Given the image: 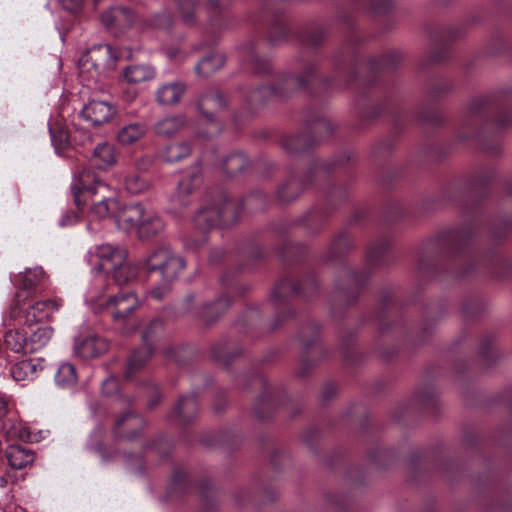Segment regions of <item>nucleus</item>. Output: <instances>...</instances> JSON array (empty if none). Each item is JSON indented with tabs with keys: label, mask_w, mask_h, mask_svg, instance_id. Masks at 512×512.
<instances>
[{
	"label": "nucleus",
	"mask_w": 512,
	"mask_h": 512,
	"mask_svg": "<svg viewBox=\"0 0 512 512\" xmlns=\"http://www.w3.org/2000/svg\"><path fill=\"white\" fill-rule=\"evenodd\" d=\"M148 272H159L165 283L173 281L184 269V260L175 256L167 247L151 251L143 262Z\"/></svg>",
	"instance_id": "nucleus-3"
},
{
	"label": "nucleus",
	"mask_w": 512,
	"mask_h": 512,
	"mask_svg": "<svg viewBox=\"0 0 512 512\" xmlns=\"http://www.w3.org/2000/svg\"><path fill=\"white\" fill-rule=\"evenodd\" d=\"M139 300L132 291H120L105 301V307L114 321H124L137 307Z\"/></svg>",
	"instance_id": "nucleus-5"
},
{
	"label": "nucleus",
	"mask_w": 512,
	"mask_h": 512,
	"mask_svg": "<svg viewBox=\"0 0 512 512\" xmlns=\"http://www.w3.org/2000/svg\"><path fill=\"white\" fill-rule=\"evenodd\" d=\"M108 343L98 336H88L78 340L75 344V353L83 358H96L108 351Z\"/></svg>",
	"instance_id": "nucleus-13"
},
{
	"label": "nucleus",
	"mask_w": 512,
	"mask_h": 512,
	"mask_svg": "<svg viewBox=\"0 0 512 512\" xmlns=\"http://www.w3.org/2000/svg\"><path fill=\"white\" fill-rule=\"evenodd\" d=\"M154 25L157 28H168L171 25V19L167 15L158 16Z\"/></svg>",
	"instance_id": "nucleus-38"
},
{
	"label": "nucleus",
	"mask_w": 512,
	"mask_h": 512,
	"mask_svg": "<svg viewBox=\"0 0 512 512\" xmlns=\"http://www.w3.org/2000/svg\"><path fill=\"white\" fill-rule=\"evenodd\" d=\"M123 77L130 84H139L152 80L155 70L147 64H133L124 69Z\"/></svg>",
	"instance_id": "nucleus-20"
},
{
	"label": "nucleus",
	"mask_w": 512,
	"mask_h": 512,
	"mask_svg": "<svg viewBox=\"0 0 512 512\" xmlns=\"http://www.w3.org/2000/svg\"><path fill=\"white\" fill-rule=\"evenodd\" d=\"M118 388V380L115 377H109L102 383L103 392L107 395H111Z\"/></svg>",
	"instance_id": "nucleus-36"
},
{
	"label": "nucleus",
	"mask_w": 512,
	"mask_h": 512,
	"mask_svg": "<svg viewBox=\"0 0 512 512\" xmlns=\"http://www.w3.org/2000/svg\"><path fill=\"white\" fill-rule=\"evenodd\" d=\"M233 211V205L228 202L221 209L214 207L200 210L194 218L195 224L200 229H206L217 224H226L229 222V215Z\"/></svg>",
	"instance_id": "nucleus-9"
},
{
	"label": "nucleus",
	"mask_w": 512,
	"mask_h": 512,
	"mask_svg": "<svg viewBox=\"0 0 512 512\" xmlns=\"http://www.w3.org/2000/svg\"><path fill=\"white\" fill-rule=\"evenodd\" d=\"M36 371L37 364L33 359H27L15 363L11 368V375L16 381H24L33 378Z\"/></svg>",
	"instance_id": "nucleus-28"
},
{
	"label": "nucleus",
	"mask_w": 512,
	"mask_h": 512,
	"mask_svg": "<svg viewBox=\"0 0 512 512\" xmlns=\"http://www.w3.org/2000/svg\"><path fill=\"white\" fill-rule=\"evenodd\" d=\"M195 10V0H178V11L184 24L191 25L195 22Z\"/></svg>",
	"instance_id": "nucleus-31"
},
{
	"label": "nucleus",
	"mask_w": 512,
	"mask_h": 512,
	"mask_svg": "<svg viewBox=\"0 0 512 512\" xmlns=\"http://www.w3.org/2000/svg\"><path fill=\"white\" fill-rule=\"evenodd\" d=\"M146 130V126L142 123L128 124L118 131L117 140L121 145H131L140 140Z\"/></svg>",
	"instance_id": "nucleus-22"
},
{
	"label": "nucleus",
	"mask_w": 512,
	"mask_h": 512,
	"mask_svg": "<svg viewBox=\"0 0 512 512\" xmlns=\"http://www.w3.org/2000/svg\"><path fill=\"white\" fill-rule=\"evenodd\" d=\"M6 348L15 353L27 354L28 338L20 330H9L4 336Z\"/></svg>",
	"instance_id": "nucleus-25"
},
{
	"label": "nucleus",
	"mask_w": 512,
	"mask_h": 512,
	"mask_svg": "<svg viewBox=\"0 0 512 512\" xmlns=\"http://www.w3.org/2000/svg\"><path fill=\"white\" fill-rule=\"evenodd\" d=\"M161 329L162 322L159 319H155L142 332V339L144 341V345L140 349L135 350L129 357L127 362V368L125 371V376L127 378L131 377L132 373L141 369L150 359L153 352V348L149 343V340L152 338V335L154 333Z\"/></svg>",
	"instance_id": "nucleus-4"
},
{
	"label": "nucleus",
	"mask_w": 512,
	"mask_h": 512,
	"mask_svg": "<svg viewBox=\"0 0 512 512\" xmlns=\"http://www.w3.org/2000/svg\"><path fill=\"white\" fill-rule=\"evenodd\" d=\"M60 300L36 301L24 312V323L28 326L48 321L52 314L61 307Z\"/></svg>",
	"instance_id": "nucleus-8"
},
{
	"label": "nucleus",
	"mask_w": 512,
	"mask_h": 512,
	"mask_svg": "<svg viewBox=\"0 0 512 512\" xmlns=\"http://www.w3.org/2000/svg\"><path fill=\"white\" fill-rule=\"evenodd\" d=\"M50 134L52 143L56 150H64L70 143V134L61 123L55 122L50 125Z\"/></svg>",
	"instance_id": "nucleus-29"
},
{
	"label": "nucleus",
	"mask_w": 512,
	"mask_h": 512,
	"mask_svg": "<svg viewBox=\"0 0 512 512\" xmlns=\"http://www.w3.org/2000/svg\"><path fill=\"white\" fill-rule=\"evenodd\" d=\"M8 412V401L7 399L0 395V418L5 416Z\"/></svg>",
	"instance_id": "nucleus-41"
},
{
	"label": "nucleus",
	"mask_w": 512,
	"mask_h": 512,
	"mask_svg": "<svg viewBox=\"0 0 512 512\" xmlns=\"http://www.w3.org/2000/svg\"><path fill=\"white\" fill-rule=\"evenodd\" d=\"M185 91L186 86L181 82L166 83L156 90V100L161 105H173L180 101Z\"/></svg>",
	"instance_id": "nucleus-16"
},
{
	"label": "nucleus",
	"mask_w": 512,
	"mask_h": 512,
	"mask_svg": "<svg viewBox=\"0 0 512 512\" xmlns=\"http://www.w3.org/2000/svg\"><path fill=\"white\" fill-rule=\"evenodd\" d=\"M246 158L241 154H233L229 156L225 162L227 173L235 175L246 167Z\"/></svg>",
	"instance_id": "nucleus-32"
},
{
	"label": "nucleus",
	"mask_w": 512,
	"mask_h": 512,
	"mask_svg": "<svg viewBox=\"0 0 512 512\" xmlns=\"http://www.w3.org/2000/svg\"><path fill=\"white\" fill-rule=\"evenodd\" d=\"M63 6L71 11L77 10L82 5L83 0H61Z\"/></svg>",
	"instance_id": "nucleus-39"
},
{
	"label": "nucleus",
	"mask_w": 512,
	"mask_h": 512,
	"mask_svg": "<svg viewBox=\"0 0 512 512\" xmlns=\"http://www.w3.org/2000/svg\"><path fill=\"white\" fill-rule=\"evenodd\" d=\"M145 217V208L141 204H133L116 209L114 220L119 229L130 231L137 229L139 232L140 224Z\"/></svg>",
	"instance_id": "nucleus-7"
},
{
	"label": "nucleus",
	"mask_w": 512,
	"mask_h": 512,
	"mask_svg": "<svg viewBox=\"0 0 512 512\" xmlns=\"http://www.w3.org/2000/svg\"><path fill=\"white\" fill-rule=\"evenodd\" d=\"M19 298H20V294L17 293L16 297H15V302L10 306V308L8 310L7 317L10 320L14 321V320L18 319L21 315L22 309L19 306Z\"/></svg>",
	"instance_id": "nucleus-35"
},
{
	"label": "nucleus",
	"mask_w": 512,
	"mask_h": 512,
	"mask_svg": "<svg viewBox=\"0 0 512 512\" xmlns=\"http://www.w3.org/2000/svg\"><path fill=\"white\" fill-rule=\"evenodd\" d=\"M321 125H323V126H325V127L329 128V124H328V123H326V122L322 123Z\"/></svg>",
	"instance_id": "nucleus-48"
},
{
	"label": "nucleus",
	"mask_w": 512,
	"mask_h": 512,
	"mask_svg": "<svg viewBox=\"0 0 512 512\" xmlns=\"http://www.w3.org/2000/svg\"><path fill=\"white\" fill-rule=\"evenodd\" d=\"M305 85V82L302 81V79H299V86H304Z\"/></svg>",
	"instance_id": "nucleus-46"
},
{
	"label": "nucleus",
	"mask_w": 512,
	"mask_h": 512,
	"mask_svg": "<svg viewBox=\"0 0 512 512\" xmlns=\"http://www.w3.org/2000/svg\"><path fill=\"white\" fill-rule=\"evenodd\" d=\"M198 412V403L194 395L182 397L176 404L171 417L180 423L191 421Z\"/></svg>",
	"instance_id": "nucleus-17"
},
{
	"label": "nucleus",
	"mask_w": 512,
	"mask_h": 512,
	"mask_svg": "<svg viewBox=\"0 0 512 512\" xmlns=\"http://www.w3.org/2000/svg\"><path fill=\"white\" fill-rule=\"evenodd\" d=\"M81 114L92 126L101 127L116 116L117 108L108 101L92 100L83 107Z\"/></svg>",
	"instance_id": "nucleus-6"
},
{
	"label": "nucleus",
	"mask_w": 512,
	"mask_h": 512,
	"mask_svg": "<svg viewBox=\"0 0 512 512\" xmlns=\"http://www.w3.org/2000/svg\"><path fill=\"white\" fill-rule=\"evenodd\" d=\"M73 140L77 141L78 138H77V131L74 133V135L72 136Z\"/></svg>",
	"instance_id": "nucleus-45"
},
{
	"label": "nucleus",
	"mask_w": 512,
	"mask_h": 512,
	"mask_svg": "<svg viewBox=\"0 0 512 512\" xmlns=\"http://www.w3.org/2000/svg\"><path fill=\"white\" fill-rule=\"evenodd\" d=\"M195 180H197L195 177L182 179L179 182V185H178V192L180 194H189V193H191L192 190L196 186V185L192 184V181H195Z\"/></svg>",
	"instance_id": "nucleus-34"
},
{
	"label": "nucleus",
	"mask_w": 512,
	"mask_h": 512,
	"mask_svg": "<svg viewBox=\"0 0 512 512\" xmlns=\"http://www.w3.org/2000/svg\"><path fill=\"white\" fill-rule=\"evenodd\" d=\"M166 292H167V287H164L162 289L156 288L151 291V295H152V297H154L156 299H161Z\"/></svg>",
	"instance_id": "nucleus-42"
},
{
	"label": "nucleus",
	"mask_w": 512,
	"mask_h": 512,
	"mask_svg": "<svg viewBox=\"0 0 512 512\" xmlns=\"http://www.w3.org/2000/svg\"><path fill=\"white\" fill-rule=\"evenodd\" d=\"M101 19L108 29L123 31L134 24L135 15L127 8L114 7L104 12Z\"/></svg>",
	"instance_id": "nucleus-10"
},
{
	"label": "nucleus",
	"mask_w": 512,
	"mask_h": 512,
	"mask_svg": "<svg viewBox=\"0 0 512 512\" xmlns=\"http://www.w3.org/2000/svg\"><path fill=\"white\" fill-rule=\"evenodd\" d=\"M141 423H142L141 418H139L133 414L127 413V414L123 415L122 417H120L119 419H117L116 429L119 433H121L120 430L124 424H127V426L129 428H135L138 425H140Z\"/></svg>",
	"instance_id": "nucleus-33"
},
{
	"label": "nucleus",
	"mask_w": 512,
	"mask_h": 512,
	"mask_svg": "<svg viewBox=\"0 0 512 512\" xmlns=\"http://www.w3.org/2000/svg\"><path fill=\"white\" fill-rule=\"evenodd\" d=\"M9 465L14 469H23L35 460L34 452L19 445L9 446L6 450Z\"/></svg>",
	"instance_id": "nucleus-19"
},
{
	"label": "nucleus",
	"mask_w": 512,
	"mask_h": 512,
	"mask_svg": "<svg viewBox=\"0 0 512 512\" xmlns=\"http://www.w3.org/2000/svg\"><path fill=\"white\" fill-rule=\"evenodd\" d=\"M152 181L138 173H130L124 178V187L131 194H141L152 188Z\"/></svg>",
	"instance_id": "nucleus-24"
},
{
	"label": "nucleus",
	"mask_w": 512,
	"mask_h": 512,
	"mask_svg": "<svg viewBox=\"0 0 512 512\" xmlns=\"http://www.w3.org/2000/svg\"><path fill=\"white\" fill-rule=\"evenodd\" d=\"M111 52V46L105 44L94 46L83 53L78 60L81 73L85 70L89 71L91 68L97 71L104 64L101 58L105 60L108 56H111Z\"/></svg>",
	"instance_id": "nucleus-15"
},
{
	"label": "nucleus",
	"mask_w": 512,
	"mask_h": 512,
	"mask_svg": "<svg viewBox=\"0 0 512 512\" xmlns=\"http://www.w3.org/2000/svg\"><path fill=\"white\" fill-rule=\"evenodd\" d=\"M118 153L114 144L109 142L98 143L90 157V164L99 170H108L117 163Z\"/></svg>",
	"instance_id": "nucleus-11"
},
{
	"label": "nucleus",
	"mask_w": 512,
	"mask_h": 512,
	"mask_svg": "<svg viewBox=\"0 0 512 512\" xmlns=\"http://www.w3.org/2000/svg\"><path fill=\"white\" fill-rule=\"evenodd\" d=\"M71 190L76 205L81 208L88 206L91 215L102 219L113 217L118 208V201L109 185L89 169L77 171L74 175Z\"/></svg>",
	"instance_id": "nucleus-1"
},
{
	"label": "nucleus",
	"mask_w": 512,
	"mask_h": 512,
	"mask_svg": "<svg viewBox=\"0 0 512 512\" xmlns=\"http://www.w3.org/2000/svg\"><path fill=\"white\" fill-rule=\"evenodd\" d=\"M164 222L160 216L152 211L145 210V217L143 218L138 235L140 238L153 237L164 230Z\"/></svg>",
	"instance_id": "nucleus-21"
},
{
	"label": "nucleus",
	"mask_w": 512,
	"mask_h": 512,
	"mask_svg": "<svg viewBox=\"0 0 512 512\" xmlns=\"http://www.w3.org/2000/svg\"><path fill=\"white\" fill-rule=\"evenodd\" d=\"M225 64V57L223 54L214 53L208 57L203 58L196 66L198 75L208 77L221 69Z\"/></svg>",
	"instance_id": "nucleus-23"
},
{
	"label": "nucleus",
	"mask_w": 512,
	"mask_h": 512,
	"mask_svg": "<svg viewBox=\"0 0 512 512\" xmlns=\"http://www.w3.org/2000/svg\"><path fill=\"white\" fill-rule=\"evenodd\" d=\"M191 153V147L187 142L171 144L166 147L163 157L165 161L173 163L186 158Z\"/></svg>",
	"instance_id": "nucleus-30"
},
{
	"label": "nucleus",
	"mask_w": 512,
	"mask_h": 512,
	"mask_svg": "<svg viewBox=\"0 0 512 512\" xmlns=\"http://www.w3.org/2000/svg\"><path fill=\"white\" fill-rule=\"evenodd\" d=\"M151 165L152 159L147 156L140 157L135 161V167L138 171H146Z\"/></svg>",
	"instance_id": "nucleus-37"
},
{
	"label": "nucleus",
	"mask_w": 512,
	"mask_h": 512,
	"mask_svg": "<svg viewBox=\"0 0 512 512\" xmlns=\"http://www.w3.org/2000/svg\"><path fill=\"white\" fill-rule=\"evenodd\" d=\"M229 305V302L226 298H223V299H219L216 301V303L213 304V306L211 307V309H215V310H225Z\"/></svg>",
	"instance_id": "nucleus-40"
},
{
	"label": "nucleus",
	"mask_w": 512,
	"mask_h": 512,
	"mask_svg": "<svg viewBox=\"0 0 512 512\" xmlns=\"http://www.w3.org/2000/svg\"><path fill=\"white\" fill-rule=\"evenodd\" d=\"M127 250L112 243L96 246L89 252V262L98 271L111 273L115 283L122 286L133 282L138 276L135 265L127 262Z\"/></svg>",
	"instance_id": "nucleus-2"
},
{
	"label": "nucleus",
	"mask_w": 512,
	"mask_h": 512,
	"mask_svg": "<svg viewBox=\"0 0 512 512\" xmlns=\"http://www.w3.org/2000/svg\"><path fill=\"white\" fill-rule=\"evenodd\" d=\"M213 130L209 131V135L217 134L220 131V127L217 124H212Z\"/></svg>",
	"instance_id": "nucleus-43"
},
{
	"label": "nucleus",
	"mask_w": 512,
	"mask_h": 512,
	"mask_svg": "<svg viewBox=\"0 0 512 512\" xmlns=\"http://www.w3.org/2000/svg\"><path fill=\"white\" fill-rule=\"evenodd\" d=\"M187 124L182 115L166 116L154 125V132L162 137H170L180 132Z\"/></svg>",
	"instance_id": "nucleus-18"
},
{
	"label": "nucleus",
	"mask_w": 512,
	"mask_h": 512,
	"mask_svg": "<svg viewBox=\"0 0 512 512\" xmlns=\"http://www.w3.org/2000/svg\"><path fill=\"white\" fill-rule=\"evenodd\" d=\"M225 106L226 99L217 89H209L198 100V109L208 120Z\"/></svg>",
	"instance_id": "nucleus-14"
},
{
	"label": "nucleus",
	"mask_w": 512,
	"mask_h": 512,
	"mask_svg": "<svg viewBox=\"0 0 512 512\" xmlns=\"http://www.w3.org/2000/svg\"><path fill=\"white\" fill-rule=\"evenodd\" d=\"M66 218H69V216H65V217L62 219V223H61L62 225H65V224H66V223H65V219H66Z\"/></svg>",
	"instance_id": "nucleus-47"
},
{
	"label": "nucleus",
	"mask_w": 512,
	"mask_h": 512,
	"mask_svg": "<svg viewBox=\"0 0 512 512\" xmlns=\"http://www.w3.org/2000/svg\"><path fill=\"white\" fill-rule=\"evenodd\" d=\"M47 281V275L41 267L27 269L23 273L17 274L14 279V285L19 290L35 292Z\"/></svg>",
	"instance_id": "nucleus-12"
},
{
	"label": "nucleus",
	"mask_w": 512,
	"mask_h": 512,
	"mask_svg": "<svg viewBox=\"0 0 512 512\" xmlns=\"http://www.w3.org/2000/svg\"><path fill=\"white\" fill-rule=\"evenodd\" d=\"M124 436H125V437H128V438H133V437H135V435H134V434H132V433H128V432H127V433H125V434H124Z\"/></svg>",
	"instance_id": "nucleus-44"
},
{
	"label": "nucleus",
	"mask_w": 512,
	"mask_h": 512,
	"mask_svg": "<svg viewBox=\"0 0 512 512\" xmlns=\"http://www.w3.org/2000/svg\"><path fill=\"white\" fill-rule=\"evenodd\" d=\"M55 382L62 388H71L77 383L75 367L70 363H62L55 374Z\"/></svg>",
	"instance_id": "nucleus-26"
},
{
	"label": "nucleus",
	"mask_w": 512,
	"mask_h": 512,
	"mask_svg": "<svg viewBox=\"0 0 512 512\" xmlns=\"http://www.w3.org/2000/svg\"><path fill=\"white\" fill-rule=\"evenodd\" d=\"M53 334L51 327H40L34 331L28 339V352L34 353L45 347Z\"/></svg>",
	"instance_id": "nucleus-27"
}]
</instances>
